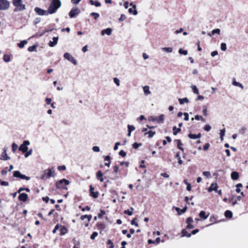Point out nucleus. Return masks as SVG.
<instances>
[{
	"mask_svg": "<svg viewBox=\"0 0 248 248\" xmlns=\"http://www.w3.org/2000/svg\"><path fill=\"white\" fill-rule=\"evenodd\" d=\"M164 115L161 114L158 118L151 116L149 117L148 119L149 121L155 122L156 121L158 123H163L164 122Z\"/></svg>",
	"mask_w": 248,
	"mask_h": 248,
	"instance_id": "obj_5",
	"label": "nucleus"
},
{
	"mask_svg": "<svg viewBox=\"0 0 248 248\" xmlns=\"http://www.w3.org/2000/svg\"><path fill=\"white\" fill-rule=\"evenodd\" d=\"M202 174L207 178H210L211 177V174L210 171H203L202 172Z\"/></svg>",
	"mask_w": 248,
	"mask_h": 248,
	"instance_id": "obj_42",
	"label": "nucleus"
},
{
	"mask_svg": "<svg viewBox=\"0 0 248 248\" xmlns=\"http://www.w3.org/2000/svg\"><path fill=\"white\" fill-rule=\"evenodd\" d=\"M32 149H31L29 151H28L25 154V156L26 158H27L28 156H29L30 155L32 154Z\"/></svg>",
	"mask_w": 248,
	"mask_h": 248,
	"instance_id": "obj_52",
	"label": "nucleus"
},
{
	"mask_svg": "<svg viewBox=\"0 0 248 248\" xmlns=\"http://www.w3.org/2000/svg\"><path fill=\"white\" fill-rule=\"evenodd\" d=\"M194 227V226L192 224V223H189V224H187V225L186 226V229H193V228Z\"/></svg>",
	"mask_w": 248,
	"mask_h": 248,
	"instance_id": "obj_64",
	"label": "nucleus"
},
{
	"mask_svg": "<svg viewBox=\"0 0 248 248\" xmlns=\"http://www.w3.org/2000/svg\"><path fill=\"white\" fill-rule=\"evenodd\" d=\"M64 58L69 62H72L74 65L77 64V61L70 53L68 52L64 53Z\"/></svg>",
	"mask_w": 248,
	"mask_h": 248,
	"instance_id": "obj_8",
	"label": "nucleus"
},
{
	"mask_svg": "<svg viewBox=\"0 0 248 248\" xmlns=\"http://www.w3.org/2000/svg\"><path fill=\"white\" fill-rule=\"evenodd\" d=\"M188 137L191 139H197L201 138V134L199 133V134H189L188 135Z\"/></svg>",
	"mask_w": 248,
	"mask_h": 248,
	"instance_id": "obj_20",
	"label": "nucleus"
},
{
	"mask_svg": "<svg viewBox=\"0 0 248 248\" xmlns=\"http://www.w3.org/2000/svg\"><path fill=\"white\" fill-rule=\"evenodd\" d=\"M225 129L223 128L220 130V138L221 140H223L224 136H225Z\"/></svg>",
	"mask_w": 248,
	"mask_h": 248,
	"instance_id": "obj_29",
	"label": "nucleus"
},
{
	"mask_svg": "<svg viewBox=\"0 0 248 248\" xmlns=\"http://www.w3.org/2000/svg\"><path fill=\"white\" fill-rule=\"evenodd\" d=\"M220 48L222 51H226L227 49L226 44L224 43H222L220 45Z\"/></svg>",
	"mask_w": 248,
	"mask_h": 248,
	"instance_id": "obj_41",
	"label": "nucleus"
},
{
	"mask_svg": "<svg viewBox=\"0 0 248 248\" xmlns=\"http://www.w3.org/2000/svg\"><path fill=\"white\" fill-rule=\"evenodd\" d=\"M155 134V132L152 131H149L148 132H146L145 133H144L145 135H148V137L149 138H152Z\"/></svg>",
	"mask_w": 248,
	"mask_h": 248,
	"instance_id": "obj_23",
	"label": "nucleus"
},
{
	"mask_svg": "<svg viewBox=\"0 0 248 248\" xmlns=\"http://www.w3.org/2000/svg\"><path fill=\"white\" fill-rule=\"evenodd\" d=\"M179 103L181 105L183 104L184 103H188L189 102V100L187 98L185 97L184 98H179Z\"/></svg>",
	"mask_w": 248,
	"mask_h": 248,
	"instance_id": "obj_25",
	"label": "nucleus"
},
{
	"mask_svg": "<svg viewBox=\"0 0 248 248\" xmlns=\"http://www.w3.org/2000/svg\"><path fill=\"white\" fill-rule=\"evenodd\" d=\"M18 148V145L17 144H16V143H13L12 144V150L13 151V152H15L17 149Z\"/></svg>",
	"mask_w": 248,
	"mask_h": 248,
	"instance_id": "obj_46",
	"label": "nucleus"
},
{
	"mask_svg": "<svg viewBox=\"0 0 248 248\" xmlns=\"http://www.w3.org/2000/svg\"><path fill=\"white\" fill-rule=\"evenodd\" d=\"M37 45H33L28 47V51L30 52L36 51Z\"/></svg>",
	"mask_w": 248,
	"mask_h": 248,
	"instance_id": "obj_33",
	"label": "nucleus"
},
{
	"mask_svg": "<svg viewBox=\"0 0 248 248\" xmlns=\"http://www.w3.org/2000/svg\"><path fill=\"white\" fill-rule=\"evenodd\" d=\"M30 144V142L29 140H24L23 143L20 146L19 150L24 153L28 150V146Z\"/></svg>",
	"mask_w": 248,
	"mask_h": 248,
	"instance_id": "obj_7",
	"label": "nucleus"
},
{
	"mask_svg": "<svg viewBox=\"0 0 248 248\" xmlns=\"http://www.w3.org/2000/svg\"><path fill=\"white\" fill-rule=\"evenodd\" d=\"M34 11L38 15L40 16H46L49 14L48 13V10H44L39 7H35L34 9Z\"/></svg>",
	"mask_w": 248,
	"mask_h": 248,
	"instance_id": "obj_9",
	"label": "nucleus"
},
{
	"mask_svg": "<svg viewBox=\"0 0 248 248\" xmlns=\"http://www.w3.org/2000/svg\"><path fill=\"white\" fill-rule=\"evenodd\" d=\"M232 85H233L235 86L239 87L242 90L244 89V86H243V85L241 83H239L238 82L236 81L235 80H233V81H232Z\"/></svg>",
	"mask_w": 248,
	"mask_h": 248,
	"instance_id": "obj_24",
	"label": "nucleus"
},
{
	"mask_svg": "<svg viewBox=\"0 0 248 248\" xmlns=\"http://www.w3.org/2000/svg\"><path fill=\"white\" fill-rule=\"evenodd\" d=\"M130 5L131 6L134 8V11H133V15L134 16H136L138 14V12L136 10V5L135 4H134L133 3H131L130 4Z\"/></svg>",
	"mask_w": 248,
	"mask_h": 248,
	"instance_id": "obj_35",
	"label": "nucleus"
},
{
	"mask_svg": "<svg viewBox=\"0 0 248 248\" xmlns=\"http://www.w3.org/2000/svg\"><path fill=\"white\" fill-rule=\"evenodd\" d=\"M179 53L181 54L186 55L188 53L187 51L186 50H183L182 48L179 49Z\"/></svg>",
	"mask_w": 248,
	"mask_h": 248,
	"instance_id": "obj_44",
	"label": "nucleus"
},
{
	"mask_svg": "<svg viewBox=\"0 0 248 248\" xmlns=\"http://www.w3.org/2000/svg\"><path fill=\"white\" fill-rule=\"evenodd\" d=\"M131 211L129 210H125L124 211V213L125 214H127L128 216H131L133 214V211L134 210V208L133 207L130 208Z\"/></svg>",
	"mask_w": 248,
	"mask_h": 248,
	"instance_id": "obj_34",
	"label": "nucleus"
},
{
	"mask_svg": "<svg viewBox=\"0 0 248 248\" xmlns=\"http://www.w3.org/2000/svg\"><path fill=\"white\" fill-rule=\"evenodd\" d=\"M184 115L185 116L184 120L185 121H188V120H189L188 114L186 112H185L184 113Z\"/></svg>",
	"mask_w": 248,
	"mask_h": 248,
	"instance_id": "obj_63",
	"label": "nucleus"
},
{
	"mask_svg": "<svg viewBox=\"0 0 248 248\" xmlns=\"http://www.w3.org/2000/svg\"><path fill=\"white\" fill-rule=\"evenodd\" d=\"M9 159H10V157L8 156V155L6 153V151L5 150L1 155L0 159L3 160H8Z\"/></svg>",
	"mask_w": 248,
	"mask_h": 248,
	"instance_id": "obj_17",
	"label": "nucleus"
},
{
	"mask_svg": "<svg viewBox=\"0 0 248 248\" xmlns=\"http://www.w3.org/2000/svg\"><path fill=\"white\" fill-rule=\"evenodd\" d=\"M97 227L99 229L104 230L106 228V226L103 223H98Z\"/></svg>",
	"mask_w": 248,
	"mask_h": 248,
	"instance_id": "obj_43",
	"label": "nucleus"
},
{
	"mask_svg": "<svg viewBox=\"0 0 248 248\" xmlns=\"http://www.w3.org/2000/svg\"><path fill=\"white\" fill-rule=\"evenodd\" d=\"M193 222V219L191 217H188L186 220V223L187 224L192 223Z\"/></svg>",
	"mask_w": 248,
	"mask_h": 248,
	"instance_id": "obj_55",
	"label": "nucleus"
},
{
	"mask_svg": "<svg viewBox=\"0 0 248 248\" xmlns=\"http://www.w3.org/2000/svg\"><path fill=\"white\" fill-rule=\"evenodd\" d=\"M209 215V214L206 215V212L204 211H201L199 214L200 217L204 220L208 218Z\"/></svg>",
	"mask_w": 248,
	"mask_h": 248,
	"instance_id": "obj_18",
	"label": "nucleus"
},
{
	"mask_svg": "<svg viewBox=\"0 0 248 248\" xmlns=\"http://www.w3.org/2000/svg\"><path fill=\"white\" fill-rule=\"evenodd\" d=\"M225 216L227 218H232V213L231 211L227 210L225 212Z\"/></svg>",
	"mask_w": 248,
	"mask_h": 248,
	"instance_id": "obj_26",
	"label": "nucleus"
},
{
	"mask_svg": "<svg viewBox=\"0 0 248 248\" xmlns=\"http://www.w3.org/2000/svg\"><path fill=\"white\" fill-rule=\"evenodd\" d=\"M195 119L197 120H201L203 121H205V119L202 116H199L198 115L195 116Z\"/></svg>",
	"mask_w": 248,
	"mask_h": 248,
	"instance_id": "obj_49",
	"label": "nucleus"
},
{
	"mask_svg": "<svg viewBox=\"0 0 248 248\" xmlns=\"http://www.w3.org/2000/svg\"><path fill=\"white\" fill-rule=\"evenodd\" d=\"M90 15L91 16H93L95 19H97L100 16L98 13L94 12L91 13Z\"/></svg>",
	"mask_w": 248,
	"mask_h": 248,
	"instance_id": "obj_47",
	"label": "nucleus"
},
{
	"mask_svg": "<svg viewBox=\"0 0 248 248\" xmlns=\"http://www.w3.org/2000/svg\"><path fill=\"white\" fill-rule=\"evenodd\" d=\"M89 2L91 5H94L96 7H99L101 6V3L98 1L90 0Z\"/></svg>",
	"mask_w": 248,
	"mask_h": 248,
	"instance_id": "obj_21",
	"label": "nucleus"
},
{
	"mask_svg": "<svg viewBox=\"0 0 248 248\" xmlns=\"http://www.w3.org/2000/svg\"><path fill=\"white\" fill-rule=\"evenodd\" d=\"M143 90L145 95H148L151 93L149 86H145L143 87Z\"/></svg>",
	"mask_w": 248,
	"mask_h": 248,
	"instance_id": "obj_16",
	"label": "nucleus"
},
{
	"mask_svg": "<svg viewBox=\"0 0 248 248\" xmlns=\"http://www.w3.org/2000/svg\"><path fill=\"white\" fill-rule=\"evenodd\" d=\"M21 173L20 171L16 170L14 172L13 175L16 178H20V175Z\"/></svg>",
	"mask_w": 248,
	"mask_h": 248,
	"instance_id": "obj_37",
	"label": "nucleus"
},
{
	"mask_svg": "<svg viewBox=\"0 0 248 248\" xmlns=\"http://www.w3.org/2000/svg\"><path fill=\"white\" fill-rule=\"evenodd\" d=\"M79 13V11L78 8H73L69 12V15L71 18H73L76 16L78 15Z\"/></svg>",
	"mask_w": 248,
	"mask_h": 248,
	"instance_id": "obj_10",
	"label": "nucleus"
},
{
	"mask_svg": "<svg viewBox=\"0 0 248 248\" xmlns=\"http://www.w3.org/2000/svg\"><path fill=\"white\" fill-rule=\"evenodd\" d=\"M70 184V182L65 179H63L58 181L56 183V186L58 189H66V186Z\"/></svg>",
	"mask_w": 248,
	"mask_h": 248,
	"instance_id": "obj_4",
	"label": "nucleus"
},
{
	"mask_svg": "<svg viewBox=\"0 0 248 248\" xmlns=\"http://www.w3.org/2000/svg\"><path fill=\"white\" fill-rule=\"evenodd\" d=\"M93 150L95 152H99L100 151V148L98 146H95L93 147Z\"/></svg>",
	"mask_w": 248,
	"mask_h": 248,
	"instance_id": "obj_59",
	"label": "nucleus"
},
{
	"mask_svg": "<svg viewBox=\"0 0 248 248\" xmlns=\"http://www.w3.org/2000/svg\"><path fill=\"white\" fill-rule=\"evenodd\" d=\"M13 4L16 7L14 11L17 12L26 9V6L23 3L22 0H13Z\"/></svg>",
	"mask_w": 248,
	"mask_h": 248,
	"instance_id": "obj_2",
	"label": "nucleus"
},
{
	"mask_svg": "<svg viewBox=\"0 0 248 248\" xmlns=\"http://www.w3.org/2000/svg\"><path fill=\"white\" fill-rule=\"evenodd\" d=\"M98 235V233L96 232H93L91 235L90 238L91 239L93 240L97 237Z\"/></svg>",
	"mask_w": 248,
	"mask_h": 248,
	"instance_id": "obj_51",
	"label": "nucleus"
},
{
	"mask_svg": "<svg viewBox=\"0 0 248 248\" xmlns=\"http://www.w3.org/2000/svg\"><path fill=\"white\" fill-rule=\"evenodd\" d=\"M61 5L62 3L60 0H52L47 9L48 13L49 14H54Z\"/></svg>",
	"mask_w": 248,
	"mask_h": 248,
	"instance_id": "obj_1",
	"label": "nucleus"
},
{
	"mask_svg": "<svg viewBox=\"0 0 248 248\" xmlns=\"http://www.w3.org/2000/svg\"><path fill=\"white\" fill-rule=\"evenodd\" d=\"M119 154L123 157H125L126 155V152L123 150H121L119 152Z\"/></svg>",
	"mask_w": 248,
	"mask_h": 248,
	"instance_id": "obj_56",
	"label": "nucleus"
},
{
	"mask_svg": "<svg viewBox=\"0 0 248 248\" xmlns=\"http://www.w3.org/2000/svg\"><path fill=\"white\" fill-rule=\"evenodd\" d=\"M220 31V30L219 29H214L212 31V35H214L215 33L219 34Z\"/></svg>",
	"mask_w": 248,
	"mask_h": 248,
	"instance_id": "obj_53",
	"label": "nucleus"
},
{
	"mask_svg": "<svg viewBox=\"0 0 248 248\" xmlns=\"http://www.w3.org/2000/svg\"><path fill=\"white\" fill-rule=\"evenodd\" d=\"M27 43V41L26 40H23L21 41L19 43L17 44V46L19 48H23L24 47L25 45Z\"/></svg>",
	"mask_w": 248,
	"mask_h": 248,
	"instance_id": "obj_27",
	"label": "nucleus"
},
{
	"mask_svg": "<svg viewBox=\"0 0 248 248\" xmlns=\"http://www.w3.org/2000/svg\"><path fill=\"white\" fill-rule=\"evenodd\" d=\"M58 37H54L52 38L53 41H50L48 45L50 47H54L58 43Z\"/></svg>",
	"mask_w": 248,
	"mask_h": 248,
	"instance_id": "obj_11",
	"label": "nucleus"
},
{
	"mask_svg": "<svg viewBox=\"0 0 248 248\" xmlns=\"http://www.w3.org/2000/svg\"><path fill=\"white\" fill-rule=\"evenodd\" d=\"M108 244L109 245V248H114V245L110 240H108Z\"/></svg>",
	"mask_w": 248,
	"mask_h": 248,
	"instance_id": "obj_61",
	"label": "nucleus"
},
{
	"mask_svg": "<svg viewBox=\"0 0 248 248\" xmlns=\"http://www.w3.org/2000/svg\"><path fill=\"white\" fill-rule=\"evenodd\" d=\"M236 192L237 193H239L240 192V187H242V184L241 183H239V184H237L236 185Z\"/></svg>",
	"mask_w": 248,
	"mask_h": 248,
	"instance_id": "obj_40",
	"label": "nucleus"
},
{
	"mask_svg": "<svg viewBox=\"0 0 248 248\" xmlns=\"http://www.w3.org/2000/svg\"><path fill=\"white\" fill-rule=\"evenodd\" d=\"M172 47H163L162 48V50L164 52H167V53H171L172 51Z\"/></svg>",
	"mask_w": 248,
	"mask_h": 248,
	"instance_id": "obj_28",
	"label": "nucleus"
},
{
	"mask_svg": "<svg viewBox=\"0 0 248 248\" xmlns=\"http://www.w3.org/2000/svg\"><path fill=\"white\" fill-rule=\"evenodd\" d=\"M239 178V174L236 171H233L231 173V178L232 180H236Z\"/></svg>",
	"mask_w": 248,
	"mask_h": 248,
	"instance_id": "obj_19",
	"label": "nucleus"
},
{
	"mask_svg": "<svg viewBox=\"0 0 248 248\" xmlns=\"http://www.w3.org/2000/svg\"><path fill=\"white\" fill-rule=\"evenodd\" d=\"M211 129V126L209 124H206L204 127V130L207 132L210 131Z\"/></svg>",
	"mask_w": 248,
	"mask_h": 248,
	"instance_id": "obj_48",
	"label": "nucleus"
},
{
	"mask_svg": "<svg viewBox=\"0 0 248 248\" xmlns=\"http://www.w3.org/2000/svg\"><path fill=\"white\" fill-rule=\"evenodd\" d=\"M191 88H192V90L194 93H195L196 94H199V90L196 86L192 85Z\"/></svg>",
	"mask_w": 248,
	"mask_h": 248,
	"instance_id": "obj_38",
	"label": "nucleus"
},
{
	"mask_svg": "<svg viewBox=\"0 0 248 248\" xmlns=\"http://www.w3.org/2000/svg\"><path fill=\"white\" fill-rule=\"evenodd\" d=\"M20 178L21 179H25V180H26L27 181L30 180V179H31L30 177L27 176H26V175H25L24 174H22L20 175Z\"/></svg>",
	"mask_w": 248,
	"mask_h": 248,
	"instance_id": "obj_50",
	"label": "nucleus"
},
{
	"mask_svg": "<svg viewBox=\"0 0 248 248\" xmlns=\"http://www.w3.org/2000/svg\"><path fill=\"white\" fill-rule=\"evenodd\" d=\"M176 141L177 142V146H178V148L181 150V151H184V149L182 147V145H183V143L181 142V140H176Z\"/></svg>",
	"mask_w": 248,
	"mask_h": 248,
	"instance_id": "obj_31",
	"label": "nucleus"
},
{
	"mask_svg": "<svg viewBox=\"0 0 248 248\" xmlns=\"http://www.w3.org/2000/svg\"><path fill=\"white\" fill-rule=\"evenodd\" d=\"M101 177H103V173L101 170H99L96 173V177L98 179Z\"/></svg>",
	"mask_w": 248,
	"mask_h": 248,
	"instance_id": "obj_58",
	"label": "nucleus"
},
{
	"mask_svg": "<svg viewBox=\"0 0 248 248\" xmlns=\"http://www.w3.org/2000/svg\"><path fill=\"white\" fill-rule=\"evenodd\" d=\"M218 188V186L217 183H213L211 184L210 186L208 188V191L209 192H211L212 191H217V189Z\"/></svg>",
	"mask_w": 248,
	"mask_h": 248,
	"instance_id": "obj_13",
	"label": "nucleus"
},
{
	"mask_svg": "<svg viewBox=\"0 0 248 248\" xmlns=\"http://www.w3.org/2000/svg\"><path fill=\"white\" fill-rule=\"evenodd\" d=\"M182 233L183 236H186L187 237H190L191 236V234L188 233L186 229L182 230Z\"/></svg>",
	"mask_w": 248,
	"mask_h": 248,
	"instance_id": "obj_30",
	"label": "nucleus"
},
{
	"mask_svg": "<svg viewBox=\"0 0 248 248\" xmlns=\"http://www.w3.org/2000/svg\"><path fill=\"white\" fill-rule=\"evenodd\" d=\"M112 33V29L111 28H107L106 29L103 30L101 31V35H104L105 34H107L108 35H111Z\"/></svg>",
	"mask_w": 248,
	"mask_h": 248,
	"instance_id": "obj_15",
	"label": "nucleus"
},
{
	"mask_svg": "<svg viewBox=\"0 0 248 248\" xmlns=\"http://www.w3.org/2000/svg\"><path fill=\"white\" fill-rule=\"evenodd\" d=\"M90 192L91 196L92 197H93L94 198H96L98 197V192H94V188L92 186H90Z\"/></svg>",
	"mask_w": 248,
	"mask_h": 248,
	"instance_id": "obj_14",
	"label": "nucleus"
},
{
	"mask_svg": "<svg viewBox=\"0 0 248 248\" xmlns=\"http://www.w3.org/2000/svg\"><path fill=\"white\" fill-rule=\"evenodd\" d=\"M10 56L8 54H4L3 56V61L6 62H8L10 61Z\"/></svg>",
	"mask_w": 248,
	"mask_h": 248,
	"instance_id": "obj_32",
	"label": "nucleus"
},
{
	"mask_svg": "<svg viewBox=\"0 0 248 248\" xmlns=\"http://www.w3.org/2000/svg\"><path fill=\"white\" fill-rule=\"evenodd\" d=\"M128 132H132L135 129V127L132 125H128L127 126Z\"/></svg>",
	"mask_w": 248,
	"mask_h": 248,
	"instance_id": "obj_45",
	"label": "nucleus"
},
{
	"mask_svg": "<svg viewBox=\"0 0 248 248\" xmlns=\"http://www.w3.org/2000/svg\"><path fill=\"white\" fill-rule=\"evenodd\" d=\"M55 176V170L54 167L46 170L44 171L43 174L41 177L42 180L47 179L49 177H54Z\"/></svg>",
	"mask_w": 248,
	"mask_h": 248,
	"instance_id": "obj_3",
	"label": "nucleus"
},
{
	"mask_svg": "<svg viewBox=\"0 0 248 248\" xmlns=\"http://www.w3.org/2000/svg\"><path fill=\"white\" fill-rule=\"evenodd\" d=\"M58 170H66V167L64 165L59 166L58 167Z\"/></svg>",
	"mask_w": 248,
	"mask_h": 248,
	"instance_id": "obj_60",
	"label": "nucleus"
},
{
	"mask_svg": "<svg viewBox=\"0 0 248 248\" xmlns=\"http://www.w3.org/2000/svg\"><path fill=\"white\" fill-rule=\"evenodd\" d=\"M141 145V143H138L135 142V143H134L133 144V148H134V149H137V148H138Z\"/></svg>",
	"mask_w": 248,
	"mask_h": 248,
	"instance_id": "obj_54",
	"label": "nucleus"
},
{
	"mask_svg": "<svg viewBox=\"0 0 248 248\" xmlns=\"http://www.w3.org/2000/svg\"><path fill=\"white\" fill-rule=\"evenodd\" d=\"M67 232V229L64 226H61L60 228V235H63Z\"/></svg>",
	"mask_w": 248,
	"mask_h": 248,
	"instance_id": "obj_22",
	"label": "nucleus"
},
{
	"mask_svg": "<svg viewBox=\"0 0 248 248\" xmlns=\"http://www.w3.org/2000/svg\"><path fill=\"white\" fill-rule=\"evenodd\" d=\"M10 7V2L7 0H0V10H6Z\"/></svg>",
	"mask_w": 248,
	"mask_h": 248,
	"instance_id": "obj_6",
	"label": "nucleus"
},
{
	"mask_svg": "<svg viewBox=\"0 0 248 248\" xmlns=\"http://www.w3.org/2000/svg\"><path fill=\"white\" fill-rule=\"evenodd\" d=\"M172 129L174 135H176L178 132L181 131V129L180 128H177L176 126H174Z\"/></svg>",
	"mask_w": 248,
	"mask_h": 248,
	"instance_id": "obj_36",
	"label": "nucleus"
},
{
	"mask_svg": "<svg viewBox=\"0 0 248 248\" xmlns=\"http://www.w3.org/2000/svg\"><path fill=\"white\" fill-rule=\"evenodd\" d=\"M113 81L118 87L120 86V81L119 78H113Z\"/></svg>",
	"mask_w": 248,
	"mask_h": 248,
	"instance_id": "obj_39",
	"label": "nucleus"
},
{
	"mask_svg": "<svg viewBox=\"0 0 248 248\" xmlns=\"http://www.w3.org/2000/svg\"><path fill=\"white\" fill-rule=\"evenodd\" d=\"M126 16L124 14H122L121 17L119 18V20L120 21H123L126 19Z\"/></svg>",
	"mask_w": 248,
	"mask_h": 248,
	"instance_id": "obj_57",
	"label": "nucleus"
},
{
	"mask_svg": "<svg viewBox=\"0 0 248 248\" xmlns=\"http://www.w3.org/2000/svg\"><path fill=\"white\" fill-rule=\"evenodd\" d=\"M210 146V145L209 143H206L203 146V150L204 151H207L209 149Z\"/></svg>",
	"mask_w": 248,
	"mask_h": 248,
	"instance_id": "obj_62",
	"label": "nucleus"
},
{
	"mask_svg": "<svg viewBox=\"0 0 248 248\" xmlns=\"http://www.w3.org/2000/svg\"><path fill=\"white\" fill-rule=\"evenodd\" d=\"M28 196L26 193H21L18 196V199L20 201L25 202L27 201Z\"/></svg>",
	"mask_w": 248,
	"mask_h": 248,
	"instance_id": "obj_12",
	"label": "nucleus"
}]
</instances>
